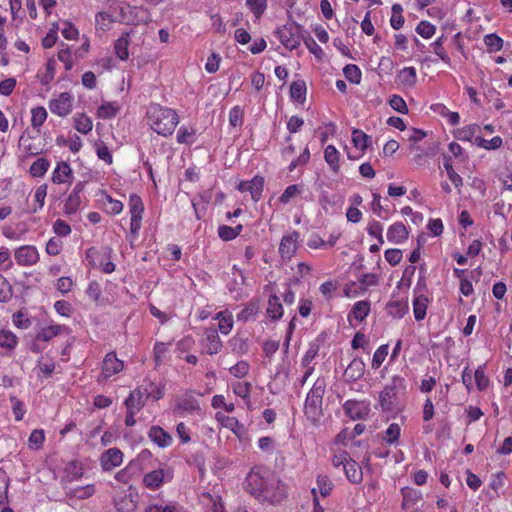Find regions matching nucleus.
Here are the masks:
<instances>
[{
    "label": "nucleus",
    "mask_w": 512,
    "mask_h": 512,
    "mask_svg": "<svg viewBox=\"0 0 512 512\" xmlns=\"http://www.w3.org/2000/svg\"><path fill=\"white\" fill-rule=\"evenodd\" d=\"M408 238V230L401 222L391 225L387 231V239L393 243H400Z\"/></svg>",
    "instance_id": "obj_21"
},
{
    "label": "nucleus",
    "mask_w": 512,
    "mask_h": 512,
    "mask_svg": "<svg viewBox=\"0 0 512 512\" xmlns=\"http://www.w3.org/2000/svg\"><path fill=\"white\" fill-rule=\"evenodd\" d=\"M169 344L164 342H156L153 348L155 366L159 367L168 352Z\"/></svg>",
    "instance_id": "obj_43"
},
{
    "label": "nucleus",
    "mask_w": 512,
    "mask_h": 512,
    "mask_svg": "<svg viewBox=\"0 0 512 512\" xmlns=\"http://www.w3.org/2000/svg\"><path fill=\"white\" fill-rule=\"evenodd\" d=\"M31 125L34 128L40 127L47 118V111L44 107H35L31 111Z\"/></svg>",
    "instance_id": "obj_50"
},
{
    "label": "nucleus",
    "mask_w": 512,
    "mask_h": 512,
    "mask_svg": "<svg viewBox=\"0 0 512 512\" xmlns=\"http://www.w3.org/2000/svg\"><path fill=\"white\" fill-rule=\"evenodd\" d=\"M196 411H200V405L192 396L178 400L173 408V413L177 417H185L186 415Z\"/></svg>",
    "instance_id": "obj_15"
},
{
    "label": "nucleus",
    "mask_w": 512,
    "mask_h": 512,
    "mask_svg": "<svg viewBox=\"0 0 512 512\" xmlns=\"http://www.w3.org/2000/svg\"><path fill=\"white\" fill-rule=\"evenodd\" d=\"M475 144L485 149H498L502 145V138L500 136H495L491 140H486L481 136H476Z\"/></svg>",
    "instance_id": "obj_47"
},
{
    "label": "nucleus",
    "mask_w": 512,
    "mask_h": 512,
    "mask_svg": "<svg viewBox=\"0 0 512 512\" xmlns=\"http://www.w3.org/2000/svg\"><path fill=\"white\" fill-rule=\"evenodd\" d=\"M435 30V26L428 21H421L416 27V32L423 38H431Z\"/></svg>",
    "instance_id": "obj_57"
},
{
    "label": "nucleus",
    "mask_w": 512,
    "mask_h": 512,
    "mask_svg": "<svg viewBox=\"0 0 512 512\" xmlns=\"http://www.w3.org/2000/svg\"><path fill=\"white\" fill-rule=\"evenodd\" d=\"M343 74L345 78L353 84H359L361 81V70L357 65H346L343 69Z\"/></svg>",
    "instance_id": "obj_42"
},
{
    "label": "nucleus",
    "mask_w": 512,
    "mask_h": 512,
    "mask_svg": "<svg viewBox=\"0 0 512 512\" xmlns=\"http://www.w3.org/2000/svg\"><path fill=\"white\" fill-rule=\"evenodd\" d=\"M144 512H180V506L175 502L166 505L151 503L145 507Z\"/></svg>",
    "instance_id": "obj_39"
},
{
    "label": "nucleus",
    "mask_w": 512,
    "mask_h": 512,
    "mask_svg": "<svg viewBox=\"0 0 512 512\" xmlns=\"http://www.w3.org/2000/svg\"><path fill=\"white\" fill-rule=\"evenodd\" d=\"M244 112L239 106H235L230 110L229 123L233 127L241 126L243 124Z\"/></svg>",
    "instance_id": "obj_58"
},
{
    "label": "nucleus",
    "mask_w": 512,
    "mask_h": 512,
    "mask_svg": "<svg viewBox=\"0 0 512 512\" xmlns=\"http://www.w3.org/2000/svg\"><path fill=\"white\" fill-rule=\"evenodd\" d=\"M72 176V170L68 163L61 162L53 171L52 181L56 184L65 183Z\"/></svg>",
    "instance_id": "obj_24"
},
{
    "label": "nucleus",
    "mask_w": 512,
    "mask_h": 512,
    "mask_svg": "<svg viewBox=\"0 0 512 512\" xmlns=\"http://www.w3.org/2000/svg\"><path fill=\"white\" fill-rule=\"evenodd\" d=\"M229 371L233 376L243 378L249 372V364L246 361H239L233 365Z\"/></svg>",
    "instance_id": "obj_60"
},
{
    "label": "nucleus",
    "mask_w": 512,
    "mask_h": 512,
    "mask_svg": "<svg viewBox=\"0 0 512 512\" xmlns=\"http://www.w3.org/2000/svg\"><path fill=\"white\" fill-rule=\"evenodd\" d=\"M290 95L298 103H303L306 99V84L304 81H294L290 86Z\"/></svg>",
    "instance_id": "obj_34"
},
{
    "label": "nucleus",
    "mask_w": 512,
    "mask_h": 512,
    "mask_svg": "<svg viewBox=\"0 0 512 512\" xmlns=\"http://www.w3.org/2000/svg\"><path fill=\"white\" fill-rule=\"evenodd\" d=\"M232 389L235 395L242 398L245 404L250 407L251 399H250V391H251V383L249 382H240L237 381L232 384Z\"/></svg>",
    "instance_id": "obj_26"
},
{
    "label": "nucleus",
    "mask_w": 512,
    "mask_h": 512,
    "mask_svg": "<svg viewBox=\"0 0 512 512\" xmlns=\"http://www.w3.org/2000/svg\"><path fill=\"white\" fill-rule=\"evenodd\" d=\"M484 43L489 52L500 51L503 47V39L493 33L484 37Z\"/></svg>",
    "instance_id": "obj_46"
},
{
    "label": "nucleus",
    "mask_w": 512,
    "mask_h": 512,
    "mask_svg": "<svg viewBox=\"0 0 512 512\" xmlns=\"http://www.w3.org/2000/svg\"><path fill=\"white\" fill-rule=\"evenodd\" d=\"M326 390L324 378H317L308 392L305 400V415L313 422L317 421L322 413L323 396Z\"/></svg>",
    "instance_id": "obj_3"
},
{
    "label": "nucleus",
    "mask_w": 512,
    "mask_h": 512,
    "mask_svg": "<svg viewBox=\"0 0 512 512\" xmlns=\"http://www.w3.org/2000/svg\"><path fill=\"white\" fill-rule=\"evenodd\" d=\"M324 159L334 172L339 171V152L333 145H328L324 151Z\"/></svg>",
    "instance_id": "obj_30"
},
{
    "label": "nucleus",
    "mask_w": 512,
    "mask_h": 512,
    "mask_svg": "<svg viewBox=\"0 0 512 512\" xmlns=\"http://www.w3.org/2000/svg\"><path fill=\"white\" fill-rule=\"evenodd\" d=\"M54 308H55L56 312L59 314V316H61V317H70L71 316V310H72L71 304L65 300L56 301L54 304Z\"/></svg>",
    "instance_id": "obj_64"
},
{
    "label": "nucleus",
    "mask_w": 512,
    "mask_h": 512,
    "mask_svg": "<svg viewBox=\"0 0 512 512\" xmlns=\"http://www.w3.org/2000/svg\"><path fill=\"white\" fill-rule=\"evenodd\" d=\"M299 233L294 231L288 235H284L279 246V253L283 259L290 260L297 250V242Z\"/></svg>",
    "instance_id": "obj_13"
},
{
    "label": "nucleus",
    "mask_w": 512,
    "mask_h": 512,
    "mask_svg": "<svg viewBox=\"0 0 512 512\" xmlns=\"http://www.w3.org/2000/svg\"><path fill=\"white\" fill-rule=\"evenodd\" d=\"M389 353V344H382L380 345L374 352L372 361H371V368L374 370H377L381 367L385 359L387 358Z\"/></svg>",
    "instance_id": "obj_32"
},
{
    "label": "nucleus",
    "mask_w": 512,
    "mask_h": 512,
    "mask_svg": "<svg viewBox=\"0 0 512 512\" xmlns=\"http://www.w3.org/2000/svg\"><path fill=\"white\" fill-rule=\"evenodd\" d=\"M64 472L69 482L80 480L84 474L82 465L76 461L69 462L66 465Z\"/></svg>",
    "instance_id": "obj_31"
},
{
    "label": "nucleus",
    "mask_w": 512,
    "mask_h": 512,
    "mask_svg": "<svg viewBox=\"0 0 512 512\" xmlns=\"http://www.w3.org/2000/svg\"><path fill=\"white\" fill-rule=\"evenodd\" d=\"M128 45L129 41L127 36L120 37L115 43V53L121 60L128 59Z\"/></svg>",
    "instance_id": "obj_52"
},
{
    "label": "nucleus",
    "mask_w": 512,
    "mask_h": 512,
    "mask_svg": "<svg viewBox=\"0 0 512 512\" xmlns=\"http://www.w3.org/2000/svg\"><path fill=\"white\" fill-rule=\"evenodd\" d=\"M95 486L94 484H88L85 486H79L70 489L67 492V495L71 498H76L78 500H84L92 497L95 493Z\"/></svg>",
    "instance_id": "obj_25"
},
{
    "label": "nucleus",
    "mask_w": 512,
    "mask_h": 512,
    "mask_svg": "<svg viewBox=\"0 0 512 512\" xmlns=\"http://www.w3.org/2000/svg\"><path fill=\"white\" fill-rule=\"evenodd\" d=\"M137 390L141 391V395L144 399L159 400L164 396L165 385L161 382H156L150 378H145L141 385L137 387Z\"/></svg>",
    "instance_id": "obj_8"
},
{
    "label": "nucleus",
    "mask_w": 512,
    "mask_h": 512,
    "mask_svg": "<svg viewBox=\"0 0 512 512\" xmlns=\"http://www.w3.org/2000/svg\"><path fill=\"white\" fill-rule=\"evenodd\" d=\"M474 379L479 390H485L489 385V379L485 375L484 369L482 367H478L474 372Z\"/></svg>",
    "instance_id": "obj_61"
},
{
    "label": "nucleus",
    "mask_w": 512,
    "mask_h": 512,
    "mask_svg": "<svg viewBox=\"0 0 512 512\" xmlns=\"http://www.w3.org/2000/svg\"><path fill=\"white\" fill-rule=\"evenodd\" d=\"M399 81L407 86L412 87L415 85L417 80V74L414 67H405L399 71L398 74Z\"/></svg>",
    "instance_id": "obj_35"
},
{
    "label": "nucleus",
    "mask_w": 512,
    "mask_h": 512,
    "mask_svg": "<svg viewBox=\"0 0 512 512\" xmlns=\"http://www.w3.org/2000/svg\"><path fill=\"white\" fill-rule=\"evenodd\" d=\"M45 441V433L42 429H35L30 433L28 438V446L31 449L38 450Z\"/></svg>",
    "instance_id": "obj_40"
},
{
    "label": "nucleus",
    "mask_w": 512,
    "mask_h": 512,
    "mask_svg": "<svg viewBox=\"0 0 512 512\" xmlns=\"http://www.w3.org/2000/svg\"><path fill=\"white\" fill-rule=\"evenodd\" d=\"M49 161L45 158H39L30 166V174L33 177H42L49 168Z\"/></svg>",
    "instance_id": "obj_41"
},
{
    "label": "nucleus",
    "mask_w": 512,
    "mask_h": 512,
    "mask_svg": "<svg viewBox=\"0 0 512 512\" xmlns=\"http://www.w3.org/2000/svg\"><path fill=\"white\" fill-rule=\"evenodd\" d=\"M12 287L10 283L0 275V302H6L12 297Z\"/></svg>",
    "instance_id": "obj_59"
},
{
    "label": "nucleus",
    "mask_w": 512,
    "mask_h": 512,
    "mask_svg": "<svg viewBox=\"0 0 512 512\" xmlns=\"http://www.w3.org/2000/svg\"><path fill=\"white\" fill-rule=\"evenodd\" d=\"M351 347L353 349H363L367 351L369 349V340L362 332H357L352 341H351Z\"/></svg>",
    "instance_id": "obj_56"
},
{
    "label": "nucleus",
    "mask_w": 512,
    "mask_h": 512,
    "mask_svg": "<svg viewBox=\"0 0 512 512\" xmlns=\"http://www.w3.org/2000/svg\"><path fill=\"white\" fill-rule=\"evenodd\" d=\"M146 400L141 395V391L135 388L130 392L128 397L124 401V405L127 411L139 412L145 406Z\"/></svg>",
    "instance_id": "obj_20"
},
{
    "label": "nucleus",
    "mask_w": 512,
    "mask_h": 512,
    "mask_svg": "<svg viewBox=\"0 0 512 512\" xmlns=\"http://www.w3.org/2000/svg\"><path fill=\"white\" fill-rule=\"evenodd\" d=\"M365 372V363L361 358H354L348 367L345 370V375L353 380L356 381L360 379Z\"/></svg>",
    "instance_id": "obj_22"
},
{
    "label": "nucleus",
    "mask_w": 512,
    "mask_h": 512,
    "mask_svg": "<svg viewBox=\"0 0 512 512\" xmlns=\"http://www.w3.org/2000/svg\"><path fill=\"white\" fill-rule=\"evenodd\" d=\"M247 491L259 502L277 504L286 497L284 484L269 468L254 466L245 479Z\"/></svg>",
    "instance_id": "obj_1"
},
{
    "label": "nucleus",
    "mask_w": 512,
    "mask_h": 512,
    "mask_svg": "<svg viewBox=\"0 0 512 512\" xmlns=\"http://www.w3.org/2000/svg\"><path fill=\"white\" fill-rule=\"evenodd\" d=\"M124 368L122 360L118 359L114 352L106 354L102 365V376L107 379L121 372Z\"/></svg>",
    "instance_id": "obj_14"
},
{
    "label": "nucleus",
    "mask_w": 512,
    "mask_h": 512,
    "mask_svg": "<svg viewBox=\"0 0 512 512\" xmlns=\"http://www.w3.org/2000/svg\"><path fill=\"white\" fill-rule=\"evenodd\" d=\"M300 30L301 27L295 22H292L278 28L276 35L287 49L293 50L300 45Z\"/></svg>",
    "instance_id": "obj_6"
},
{
    "label": "nucleus",
    "mask_w": 512,
    "mask_h": 512,
    "mask_svg": "<svg viewBox=\"0 0 512 512\" xmlns=\"http://www.w3.org/2000/svg\"><path fill=\"white\" fill-rule=\"evenodd\" d=\"M428 299L427 297L420 295L416 297L413 301V309L415 320H423L426 316Z\"/></svg>",
    "instance_id": "obj_37"
},
{
    "label": "nucleus",
    "mask_w": 512,
    "mask_h": 512,
    "mask_svg": "<svg viewBox=\"0 0 512 512\" xmlns=\"http://www.w3.org/2000/svg\"><path fill=\"white\" fill-rule=\"evenodd\" d=\"M118 110L119 107L116 106L114 103L106 102L98 108L97 114L98 117L102 119H109L114 117L117 114Z\"/></svg>",
    "instance_id": "obj_48"
},
{
    "label": "nucleus",
    "mask_w": 512,
    "mask_h": 512,
    "mask_svg": "<svg viewBox=\"0 0 512 512\" xmlns=\"http://www.w3.org/2000/svg\"><path fill=\"white\" fill-rule=\"evenodd\" d=\"M216 419L223 427L231 430L237 437H241L244 433V425L240 423L236 417L217 413Z\"/></svg>",
    "instance_id": "obj_18"
},
{
    "label": "nucleus",
    "mask_w": 512,
    "mask_h": 512,
    "mask_svg": "<svg viewBox=\"0 0 512 512\" xmlns=\"http://www.w3.org/2000/svg\"><path fill=\"white\" fill-rule=\"evenodd\" d=\"M203 340L205 341L204 351L209 355L217 354L222 348L220 337L215 329L206 330Z\"/></svg>",
    "instance_id": "obj_17"
},
{
    "label": "nucleus",
    "mask_w": 512,
    "mask_h": 512,
    "mask_svg": "<svg viewBox=\"0 0 512 512\" xmlns=\"http://www.w3.org/2000/svg\"><path fill=\"white\" fill-rule=\"evenodd\" d=\"M18 344V338L14 333L8 330L0 331V346L8 351H12Z\"/></svg>",
    "instance_id": "obj_33"
},
{
    "label": "nucleus",
    "mask_w": 512,
    "mask_h": 512,
    "mask_svg": "<svg viewBox=\"0 0 512 512\" xmlns=\"http://www.w3.org/2000/svg\"><path fill=\"white\" fill-rule=\"evenodd\" d=\"M172 478V472L169 469L160 466L145 473L142 483L147 489L155 491L161 488L164 484L169 483Z\"/></svg>",
    "instance_id": "obj_5"
},
{
    "label": "nucleus",
    "mask_w": 512,
    "mask_h": 512,
    "mask_svg": "<svg viewBox=\"0 0 512 512\" xmlns=\"http://www.w3.org/2000/svg\"><path fill=\"white\" fill-rule=\"evenodd\" d=\"M237 188L241 192L249 191L253 201L258 202L264 188V178L256 175L250 181H241Z\"/></svg>",
    "instance_id": "obj_11"
},
{
    "label": "nucleus",
    "mask_w": 512,
    "mask_h": 512,
    "mask_svg": "<svg viewBox=\"0 0 512 512\" xmlns=\"http://www.w3.org/2000/svg\"><path fill=\"white\" fill-rule=\"evenodd\" d=\"M317 489L323 497L328 496L332 489L333 483L327 475H318L316 479Z\"/></svg>",
    "instance_id": "obj_44"
},
{
    "label": "nucleus",
    "mask_w": 512,
    "mask_h": 512,
    "mask_svg": "<svg viewBox=\"0 0 512 512\" xmlns=\"http://www.w3.org/2000/svg\"><path fill=\"white\" fill-rule=\"evenodd\" d=\"M401 435V427L398 423H391L384 431L383 440L388 445H397Z\"/></svg>",
    "instance_id": "obj_28"
},
{
    "label": "nucleus",
    "mask_w": 512,
    "mask_h": 512,
    "mask_svg": "<svg viewBox=\"0 0 512 512\" xmlns=\"http://www.w3.org/2000/svg\"><path fill=\"white\" fill-rule=\"evenodd\" d=\"M352 142L357 149L364 151L371 142L370 136L365 134L362 130L353 129Z\"/></svg>",
    "instance_id": "obj_36"
},
{
    "label": "nucleus",
    "mask_w": 512,
    "mask_h": 512,
    "mask_svg": "<svg viewBox=\"0 0 512 512\" xmlns=\"http://www.w3.org/2000/svg\"><path fill=\"white\" fill-rule=\"evenodd\" d=\"M246 5L256 18H260L267 8V0H246Z\"/></svg>",
    "instance_id": "obj_53"
},
{
    "label": "nucleus",
    "mask_w": 512,
    "mask_h": 512,
    "mask_svg": "<svg viewBox=\"0 0 512 512\" xmlns=\"http://www.w3.org/2000/svg\"><path fill=\"white\" fill-rule=\"evenodd\" d=\"M267 314L272 320L280 319L283 315L282 304L276 295H271L268 299Z\"/></svg>",
    "instance_id": "obj_29"
},
{
    "label": "nucleus",
    "mask_w": 512,
    "mask_h": 512,
    "mask_svg": "<svg viewBox=\"0 0 512 512\" xmlns=\"http://www.w3.org/2000/svg\"><path fill=\"white\" fill-rule=\"evenodd\" d=\"M150 127L159 135L168 136L175 130L179 118L176 112L160 105H151L147 111Z\"/></svg>",
    "instance_id": "obj_2"
},
{
    "label": "nucleus",
    "mask_w": 512,
    "mask_h": 512,
    "mask_svg": "<svg viewBox=\"0 0 512 512\" xmlns=\"http://www.w3.org/2000/svg\"><path fill=\"white\" fill-rule=\"evenodd\" d=\"M60 328V326L52 325L40 328L35 334L33 345L36 346L40 342L50 341L53 337L58 335V333L60 332Z\"/></svg>",
    "instance_id": "obj_23"
},
{
    "label": "nucleus",
    "mask_w": 512,
    "mask_h": 512,
    "mask_svg": "<svg viewBox=\"0 0 512 512\" xmlns=\"http://www.w3.org/2000/svg\"><path fill=\"white\" fill-rule=\"evenodd\" d=\"M10 403L15 420L21 421L26 413L25 404L16 396L10 397Z\"/></svg>",
    "instance_id": "obj_45"
},
{
    "label": "nucleus",
    "mask_w": 512,
    "mask_h": 512,
    "mask_svg": "<svg viewBox=\"0 0 512 512\" xmlns=\"http://www.w3.org/2000/svg\"><path fill=\"white\" fill-rule=\"evenodd\" d=\"M406 388V379L400 375H394L379 395L382 409L390 410L396 403L398 396L406 393Z\"/></svg>",
    "instance_id": "obj_4"
},
{
    "label": "nucleus",
    "mask_w": 512,
    "mask_h": 512,
    "mask_svg": "<svg viewBox=\"0 0 512 512\" xmlns=\"http://www.w3.org/2000/svg\"><path fill=\"white\" fill-rule=\"evenodd\" d=\"M130 214L142 216L144 206L141 198L136 194H131L129 197Z\"/></svg>",
    "instance_id": "obj_55"
},
{
    "label": "nucleus",
    "mask_w": 512,
    "mask_h": 512,
    "mask_svg": "<svg viewBox=\"0 0 512 512\" xmlns=\"http://www.w3.org/2000/svg\"><path fill=\"white\" fill-rule=\"evenodd\" d=\"M80 204V195H76V193H71L64 204V212L69 215L73 214L79 209Z\"/></svg>",
    "instance_id": "obj_51"
},
{
    "label": "nucleus",
    "mask_w": 512,
    "mask_h": 512,
    "mask_svg": "<svg viewBox=\"0 0 512 512\" xmlns=\"http://www.w3.org/2000/svg\"><path fill=\"white\" fill-rule=\"evenodd\" d=\"M370 312V303L368 301H358L348 315V320L354 317L355 320H364Z\"/></svg>",
    "instance_id": "obj_27"
},
{
    "label": "nucleus",
    "mask_w": 512,
    "mask_h": 512,
    "mask_svg": "<svg viewBox=\"0 0 512 512\" xmlns=\"http://www.w3.org/2000/svg\"><path fill=\"white\" fill-rule=\"evenodd\" d=\"M15 259L21 266H32L39 261V253L36 247L32 245H25L19 247L15 251Z\"/></svg>",
    "instance_id": "obj_9"
},
{
    "label": "nucleus",
    "mask_w": 512,
    "mask_h": 512,
    "mask_svg": "<svg viewBox=\"0 0 512 512\" xmlns=\"http://www.w3.org/2000/svg\"><path fill=\"white\" fill-rule=\"evenodd\" d=\"M443 166L447 172V175H448L450 181L454 184V186L456 188H459L460 186H462L463 185L462 177L458 173H456L455 170L453 169L451 157H449V156L444 157Z\"/></svg>",
    "instance_id": "obj_38"
},
{
    "label": "nucleus",
    "mask_w": 512,
    "mask_h": 512,
    "mask_svg": "<svg viewBox=\"0 0 512 512\" xmlns=\"http://www.w3.org/2000/svg\"><path fill=\"white\" fill-rule=\"evenodd\" d=\"M480 130V127L476 124L469 125L457 132L456 137L461 141H471L475 134Z\"/></svg>",
    "instance_id": "obj_54"
},
{
    "label": "nucleus",
    "mask_w": 512,
    "mask_h": 512,
    "mask_svg": "<svg viewBox=\"0 0 512 512\" xmlns=\"http://www.w3.org/2000/svg\"><path fill=\"white\" fill-rule=\"evenodd\" d=\"M148 437L160 448H166L172 444L171 435L158 425H153L150 427L148 431Z\"/></svg>",
    "instance_id": "obj_16"
},
{
    "label": "nucleus",
    "mask_w": 512,
    "mask_h": 512,
    "mask_svg": "<svg viewBox=\"0 0 512 512\" xmlns=\"http://www.w3.org/2000/svg\"><path fill=\"white\" fill-rule=\"evenodd\" d=\"M123 462V453L118 448L106 450L100 458V464L104 471H111Z\"/></svg>",
    "instance_id": "obj_12"
},
{
    "label": "nucleus",
    "mask_w": 512,
    "mask_h": 512,
    "mask_svg": "<svg viewBox=\"0 0 512 512\" xmlns=\"http://www.w3.org/2000/svg\"><path fill=\"white\" fill-rule=\"evenodd\" d=\"M390 106L402 114L408 113V107L404 99L399 95H393L389 100Z\"/></svg>",
    "instance_id": "obj_62"
},
{
    "label": "nucleus",
    "mask_w": 512,
    "mask_h": 512,
    "mask_svg": "<svg viewBox=\"0 0 512 512\" xmlns=\"http://www.w3.org/2000/svg\"><path fill=\"white\" fill-rule=\"evenodd\" d=\"M343 470H344L346 478L349 482H351L353 484H359L362 482V480H363L362 468L353 459H350V461L345 463Z\"/></svg>",
    "instance_id": "obj_19"
},
{
    "label": "nucleus",
    "mask_w": 512,
    "mask_h": 512,
    "mask_svg": "<svg viewBox=\"0 0 512 512\" xmlns=\"http://www.w3.org/2000/svg\"><path fill=\"white\" fill-rule=\"evenodd\" d=\"M433 51L434 53L440 57L442 61H444L447 64H450V57L446 53L444 47H443V37L438 38L433 44Z\"/></svg>",
    "instance_id": "obj_63"
},
{
    "label": "nucleus",
    "mask_w": 512,
    "mask_h": 512,
    "mask_svg": "<svg viewBox=\"0 0 512 512\" xmlns=\"http://www.w3.org/2000/svg\"><path fill=\"white\" fill-rule=\"evenodd\" d=\"M93 124L91 119L81 114L75 118V129L82 134H88L92 130Z\"/></svg>",
    "instance_id": "obj_49"
},
{
    "label": "nucleus",
    "mask_w": 512,
    "mask_h": 512,
    "mask_svg": "<svg viewBox=\"0 0 512 512\" xmlns=\"http://www.w3.org/2000/svg\"><path fill=\"white\" fill-rule=\"evenodd\" d=\"M343 410L345 415L351 420H364L370 414V402L367 400L349 399L343 404Z\"/></svg>",
    "instance_id": "obj_7"
},
{
    "label": "nucleus",
    "mask_w": 512,
    "mask_h": 512,
    "mask_svg": "<svg viewBox=\"0 0 512 512\" xmlns=\"http://www.w3.org/2000/svg\"><path fill=\"white\" fill-rule=\"evenodd\" d=\"M73 98L68 92L61 93L58 98L51 100L49 108L52 113L61 117L68 115L72 110Z\"/></svg>",
    "instance_id": "obj_10"
}]
</instances>
